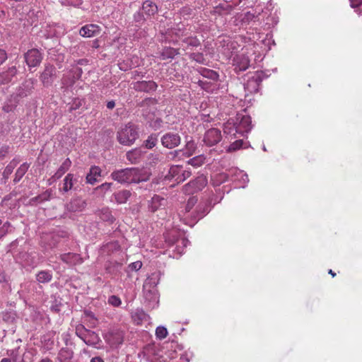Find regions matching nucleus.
Segmentation results:
<instances>
[{
    "mask_svg": "<svg viewBox=\"0 0 362 362\" xmlns=\"http://www.w3.org/2000/svg\"><path fill=\"white\" fill-rule=\"evenodd\" d=\"M151 174L146 170L139 168H127L114 170L110 177L120 184H132L146 182Z\"/></svg>",
    "mask_w": 362,
    "mask_h": 362,
    "instance_id": "1",
    "label": "nucleus"
},
{
    "mask_svg": "<svg viewBox=\"0 0 362 362\" xmlns=\"http://www.w3.org/2000/svg\"><path fill=\"white\" fill-rule=\"evenodd\" d=\"M165 242L170 247H172L173 254L169 253V256L173 258L178 259L184 252L185 248L187 246L189 240L185 237H178L177 231H171L165 235Z\"/></svg>",
    "mask_w": 362,
    "mask_h": 362,
    "instance_id": "2",
    "label": "nucleus"
},
{
    "mask_svg": "<svg viewBox=\"0 0 362 362\" xmlns=\"http://www.w3.org/2000/svg\"><path fill=\"white\" fill-rule=\"evenodd\" d=\"M117 138L119 144L131 146L139 138V128L136 124L129 122L117 132Z\"/></svg>",
    "mask_w": 362,
    "mask_h": 362,
    "instance_id": "3",
    "label": "nucleus"
},
{
    "mask_svg": "<svg viewBox=\"0 0 362 362\" xmlns=\"http://www.w3.org/2000/svg\"><path fill=\"white\" fill-rule=\"evenodd\" d=\"M157 281L153 277H148L144 284V295L146 300L148 301L149 306L154 308L158 303V297L155 286Z\"/></svg>",
    "mask_w": 362,
    "mask_h": 362,
    "instance_id": "4",
    "label": "nucleus"
},
{
    "mask_svg": "<svg viewBox=\"0 0 362 362\" xmlns=\"http://www.w3.org/2000/svg\"><path fill=\"white\" fill-rule=\"evenodd\" d=\"M208 180L205 175H200L194 180H191L182 187V192L185 194H192L202 190L207 185Z\"/></svg>",
    "mask_w": 362,
    "mask_h": 362,
    "instance_id": "5",
    "label": "nucleus"
},
{
    "mask_svg": "<svg viewBox=\"0 0 362 362\" xmlns=\"http://www.w3.org/2000/svg\"><path fill=\"white\" fill-rule=\"evenodd\" d=\"M264 77L263 71H256L248 75L247 82L244 85L245 90L250 94L258 92L260 83Z\"/></svg>",
    "mask_w": 362,
    "mask_h": 362,
    "instance_id": "6",
    "label": "nucleus"
},
{
    "mask_svg": "<svg viewBox=\"0 0 362 362\" xmlns=\"http://www.w3.org/2000/svg\"><path fill=\"white\" fill-rule=\"evenodd\" d=\"M76 334L88 346L96 345L99 341L98 335L95 332L86 329L83 325L76 327Z\"/></svg>",
    "mask_w": 362,
    "mask_h": 362,
    "instance_id": "7",
    "label": "nucleus"
},
{
    "mask_svg": "<svg viewBox=\"0 0 362 362\" xmlns=\"http://www.w3.org/2000/svg\"><path fill=\"white\" fill-rule=\"evenodd\" d=\"M160 142L163 147L172 149L180 144L181 137L177 133L167 132L161 136Z\"/></svg>",
    "mask_w": 362,
    "mask_h": 362,
    "instance_id": "8",
    "label": "nucleus"
},
{
    "mask_svg": "<svg viewBox=\"0 0 362 362\" xmlns=\"http://www.w3.org/2000/svg\"><path fill=\"white\" fill-rule=\"evenodd\" d=\"M236 120L235 132H239L243 136L245 133L247 134L251 130L252 120L249 115H238Z\"/></svg>",
    "mask_w": 362,
    "mask_h": 362,
    "instance_id": "9",
    "label": "nucleus"
},
{
    "mask_svg": "<svg viewBox=\"0 0 362 362\" xmlns=\"http://www.w3.org/2000/svg\"><path fill=\"white\" fill-rule=\"evenodd\" d=\"M222 134L220 129L211 128L207 130L204 136V142L208 146H212L221 141Z\"/></svg>",
    "mask_w": 362,
    "mask_h": 362,
    "instance_id": "10",
    "label": "nucleus"
},
{
    "mask_svg": "<svg viewBox=\"0 0 362 362\" xmlns=\"http://www.w3.org/2000/svg\"><path fill=\"white\" fill-rule=\"evenodd\" d=\"M25 59L29 67H35L40 64L42 54L37 49H31L25 54Z\"/></svg>",
    "mask_w": 362,
    "mask_h": 362,
    "instance_id": "11",
    "label": "nucleus"
},
{
    "mask_svg": "<svg viewBox=\"0 0 362 362\" xmlns=\"http://www.w3.org/2000/svg\"><path fill=\"white\" fill-rule=\"evenodd\" d=\"M166 205L167 201L165 199L155 194L151 199L148 201V208L151 212L155 213L158 211L165 210Z\"/></svg>",
    "mask_w": 362,
    "mask_h": 362,
    "instance_id": "12",
    "label": "nucleus"
},
{
    "mask_svg": "<svg viewBox=\"0 0 362 362\" xmlns=\"http://www.w3.org/2000/svg\"><path fill=\"white\" fill-rule=\"evenodd\" d=\"M146 153L144 147L135 148L127 152L126 158L130 163L137 164L141 162Z\"/></svg>",
    "mask_w": 362,
    "mask_h": 362,
    "instance_id": "13",
    "label": "nucleus"
},
{
    "mask_svg": "<svg viewBox=\"0 0 362 362\" xmlns=\"http://www.w3.org/2000/svg\"><path fill=\"white\" fill-rule=\"evenodd\" d=\"M17 73L18 69L16 66L8 67L6 70L0 72V86L7 85L12 82Z\"/></svg>",
    "mask_w": 362,
    "mask_h": 362,
    "instance_id": "14",
    "label": "nucleus"
},
{
    "mask_svg": "<svg viewBox=\"0 0 362 362\" xmlns=\"http://www.w3.org/2000/svg\"><path fill=\"white\" fill-rule=\"evenodd\" d=\"M158 86L153 81H139L134 83L133 88L136 91L150 93L155 91Z\"/></svg>",
    "mask_w": 362,
    "mask_h": 362,
    "instance_id": "15",
    "label": "nucleus"
},
{
    "mask_svg": "<svg viewBox=\"0 0 362 362\" xmlns=\"http://www.w3.org/2000/svg\"><path fill=\"white\" fill-rule=\"evenodd\" d=\"M101 28L96 24H87L83 26L80 30L79 34L83 37H91L100 34Z\"/></svg>",
    "mask_w": 362,
    "mask_h": 362,
    "instance_id": "16",
    "label": "nucleus"
},
{
    "mask_svg": "<svg viewBox=\"0 0 362 362\" xmlns=\"http://www.w3.org/2000/svg\"><path fill=\"white\" fill-rule=\"evenodd\" d=\"M86 202L82 198L73 199L66 204V209L71 212H80L85 209Z\"/></svg>",
    "mask_w": 362,
    "mask_h": 362,
    "instance_id": "17",
    "label": "nucleus"
},
{
    "mask_svg": "<svg viewBox=\"0 0 362 362\" xmlns=\"http://www.w3.org/2000/svg\"><path fill=\"white\" fill-rule=\"evenodd\" d=\"M55 74V68L52 65H46L41 74L40 80L44 86H48L52 83V77Z\"/></svg>",
    "mask_w": 362,
    "mask_h": 362,
    "instance_id": "18",
    "label": "nucleus"
},
{
    "mask_svg": "<svg viewBox=\"0 0 362 362\" xmlns=\"http://www.w3.org/2000/svg\"><path fill=\"white\" fill-rule=\"evenodd\" d=\"M71 165V161L68 158L65 159V160L62 163L60 167L58 168L57 172L52 176V177L49 180V182H55L59 180L60 177L64 175L66 171L69 169Z\"/></svg>",
    "mask_w": 362,
    "mask_h": 362,
    "instance_id": "19",
    "label": "nucleus"
},
{
    "mask_svg": "<svg viewBox=\"0 0 362 362\" xmlns=\"http://www.w3.org/2000/svg\"><path fill=\"white\" fill-rule=\"evenodd\" d=\"M199 40L196 36H189L188 35L182 40L181 47L184 50L192 49L200 46Z\"/></svg>",
    "mask_w": 362,
    "mask_h": 362,
    "instance_id": "20",
    "label": "nucleus"
},
{
    "mask_svg": "<svg viewBox=\"0 0 362 362\" xmlns=\"http://www.w3.org/2000/svg\"><path fill=\"white\" fill-rule=\"evenodd\" d=\"M19 99L18 96H15L13 94L11 95L4 102L2 110L6 113L13 112L17 107Z\"/></svg>",
    "mask_w": 362,
    "mask_h": 362,
    "instance_id": "21",
    "label": "nucleus"
},
{
    "mask_svg": "<svg viewBox=\"0 0 362 362\" xmlns=\"http://www.w3.org/2000/svg\"><path fill=\"white\" fill-rule=\"evenodd\" d=\"M77 182V178L72 173L67 174L63 180V187L62 192L63 193L68 192L71 189H76L74 187L75 183Z\"/></svg>",
    "mask_w": 362,
    "mask_h": 362,
    "instance_id": "22",
    "label": "nucleus"
},
{
    "mask_svg": "<svg viewBox=\"0 0 362 362\" xmlns=\"http://www.w3.org/2000/svg\"><path fill=\"white\" fill-rule=\"evenodd\" d=\"M234 65L236 71H243L248 68L250 60L248 57L245 55H239L235 58Z\"/></svg>",
    "mask_w": 362,
    "mask_h": 362,
    "instance_id": "23",
    "label": "nucleus"
},
{
    "mask_svg": "<svg viewBox=\"0 0 362 362\" xmlns=\"http://www.w3.org/2000/svg\"><path fill=\"white\" fill-rule=\"evenodd\" d=\"M100 176V168L96 165H93L90 167L89 172L86 175V182L90 185H94L98 181V178Z\"/></svg>",
    "mask_w": 362,
    "mask_h": 362,
    "instance_id": "24",
    "label": "nucleus"
},
{
    "mask_svg": "<svg viewBox=\"0 0 362 362\" xmlns=\"http://www.w3.org/2000/svg\"><path fill=\"white\" fill-rule=\"evenodd\" d=\"M33 81H27L25 83H23L17 90L16 94H13L15 96H18V98H23L27 97L28 95L31 93V90L33 88Z\"/></svg>",
    "mask_w": 362,
    "mask_h": 362,
    "instance_id": "25",
    "label": "nucleus"
},
{
    "mask_svg": "<svg viewBox=\"0 0 362 362\" xmlns=\"http://www.w3.org/2000/svg\"><path fill=\"white\" fill-rule=\"evenodd\" d=\"M168 35L171 37L174 35L176 38L180 39L185 37L188 35V32L183 24H177L175 27L172 28L168 31Z\"/></svg>",
    "mask_w": 362,
    "mask_h": 362,
    "instance_id": "26",
    "label": "nucleus"
},
{
    "mask_svg": "<svg viewBox=\"0 0 362 362\" xmlns=\"http://www.w3.org/2000/svg\"><path fill=\"white\" fill-rule=\"evenodd\" d=\"M210 203L206 202L199 204L196 209L195 214L193 216L194 221L202 218L210 211Z\"/></svg>",
    "mask_w": 362,
    "mask_h": 362,
    "instance_id": "27",
    "label": "nucleus"
},
{
    "mask_svg": "<svg viewBox=\"0 0 362 362\" xmlns=\"http://www.w3.org/2000/svg\"><path fill=\"white\" fill-rule=\"evenodd\" d=\"M141 8L147 16H154L158 12L157 5L149 0H147L143 3Z\"/></svg>",
    "mask_w": 362,
    "mask_h": 362,
    "instance_id": "28",
    "label": "nucleus"
},
{
    "mask_svg": "<svg viewBox=\"0 0 362 362\" xmlns=\"http://www.w3.org/2000/svg\"><path fill=\"white\" fill-rule=\"evenodd\" d=\"M19 259L22 261L25 267H35L37 266V261L35 257L31 253H25L19 256Z\"/></svg>",
    "mask_w": 362,
    "mask_h": 362,
    "instance_id": "29",
    "label": "nucleus"
},
{
    "mask_svg": "<svg viewBox=\"0 0 362 362\" xmlns=\"http://www.w3.org/2000/svg\"><path fill=\"white\" fill-rule=\"evenodd\" d=\"M177 54H179L177 49L168 47L163 49L160 57L162 60L173 59Z\"/></svg>",
    "mask_w": 362,
    "mask_h": 362,
    "instance_id": "30",
    "label": "nucleus"
},
{
    "mask_svg": "<svg viewBox=\"0 0 362 362\" xmlns=\"http://www.w3.org/2000/svg\"><path fill=\"white\" fill-rule=\"evenodd\" d=\"M52 273L51 271L42 270L36 274V280L40 284H47L52 281Z\"/></svg>",
    "mask_w": 362,
    "mask_h": 362,
    "instance_id": "31",
    "label": "nucleus"
},
{
    "mask_svg": "<svg viewBox=\"0 0 362 362\" xmlns=\"http://www.w3.org/2000/svg\"><path fill=\"white\" fill-rule=\"evenodd\" d=\"M198 72L205 78L216 81L218 78V74L216 71L206 68L201 67L198 69Z\"/></svg>",
    "mask_w": 362,
    "mask_h": 362,
    "instance_id": "32",
    "label": "nucleus"
},
{
    "mask_svg": "<svg viewBox=\"0 0 362 362\" xmlns=\"http://www.w3.org/2000/svg\"><path fill=\"white\" fill-rule=\"evenodd\" d=\"M20 159L18 158H13L5 168L2 176L3 178L7 180L11 174L13 173L14 168L19 163Z\"/></svg>",
    "mask_w": 362,
    "mask_h": 362,
    "instance_id": "33",
    "label": "nucleus"
},
{
    "mask_svg": "<svg viewBox=\"0 0 362 362\" xmlns=\"http://www.w3.org/2000/svg\"><path fill=\"white\" fill-rule=\"evenodd\" d=\"M98 216L103 221L113 223L115 218L112 214V211L108 208H103L98 212Z\"/></svg>",
    "mask_w": 362,
    "mask_h": 362,
    "instance_id": "34",
    "label": "nucleus"
},
{
    "mask_svg": "<svg viewBox=\"0 0 362 362\" xmlns=\"http://www.w3.org/2000/svg\"><path fill=\"white\" fill-rule=\"evenodd\" d=\"M131 196V192L129 190L123 189L121 190L114 194L115 201L118 204H124L126 203L127 201Z\"/></svg>",
    "mask_w": 362,
    "mask_h": 362,
    "instance_id": "35",
    "label": "nucleus"
},
{
    "mask_svg": "<svg viewBox=\"0 0 362 362\" xmlns=\"http://www.w3.org/2000/svg\"><path fill=\"white\" fill-rule=\"evenodd\" d=\"M29 164L27 163H23V164H21L18 168L17 169L16 173H15V177H14V179H13V182L14 183H18V182H20V180L22 179V177L24 176V175L25 174V173L28 171V168H29Z\"/></svg>",
    "mask_w": 362,
    "mask_h": 362,
    "instance_id": "36",
    "label": "nucleus"
},
{
    "mask_svg": "<svg viewBox=\"0 0 362 362\" xmlns=\"http://www.w3.org/2000/svg\"><path fill=\"white\" fill-rule=\"evenodd\" d=\"M132 318L137 325H141L143 321L147 320L148 315L142 310L137 309L132 314Z\"/></svg>",
    "mask_w": 362,
    "mask_h": 362,
    "instance_id": "37",
    "label": "nucleus"
},
{
    "mask_svg": "<svg viewBox=\"0 0 362 362\" xmlns=\"http://www.w3.org/2000/svg\"><path fill=\"white\" fill-rule=\"evenodd\" d=\"M196 148L197 145L194 141H189L186 143L185 148H182V155L186 158L190 157L195 153Z\"/></svg>",
    "mask_w": 362,
    "mask_h": 362,
    "instance_id": "38",
    "label": "nucleus"
},
{
    "mask_svg": "<svg viewBox=\"0 0 362 362\" xmlns=\"http://www.w3.org/2000/svg\"><path fill=\"white\" fill-rule=\"evenodd\" d=\"M52 195V190L47 189L42 194H39L37 197H35L30 199L31 202L41 204L44 202L48 201L50 199Z\"/></svg>",
    "mask_w": 362,
    "mask_h": 362,
    "instance_id": "39",
    "label": "nucleus"
},
{
    "mask_svg": "<svg viewBox=\"0 0 362 362\" xmlns=\"http://www.w3.org/2000/svg\"><path fill=\"white\" fill-rule=\"evenodd\" d=\"M120 248V245L117 241H113L107 243V244L104 245L101 250L103 252H112L115 251L119 250Z\"/></svg>",
    "mask_w": 362,
    "mask_h": 362,
    "instance_id": "40",
    "label": "nucleus"
},
{
    "mask_svg": "<svg viewBox=\"0 0 362 362\" xmlns=\"http://www.w3.org/2000/svg\"><path fill=\"white\" fill-rule=\"evenodd\" d=\"M12 226L10 222L6 221L4 223L0 219V239L3 238L8 233H11Z\"/></svg>",
    "mask_w": 362,
    "mask_h": 362,
    "instance_id": "41",
    "label": "nucleus"
},
{
    "mask_svg": "<svg viewBox=\"0 0 362 362\" xmlns=\"http://www.w3.org/2000/svg\"><path fill=\"white\" fill-rule=\"evenodd\" d=\"M206 158L204 155L197 156L187 161V164L192 165L194 168H198L205 163Z\"/></svg>",
    "mask_w": 362,
    "mask_h": 362,
    "instance_id": "42",
    "label": "nucleus"
},
{
    "mask_svg": "<svg viewBox=\"0 0 362 362\" xmlns=\"http://www.w3.org/2000/svg\"><path fill=\"white\" fill-rule=\"evenodd\" d=\"M78 259V255L74 253L69 252L61 255V259L67 264H74Z\"/></svg>",
    "mask_w": 362,
    "mask_h": 362,
    "instance_id": "43",
    "label": "nucleus"
},
{
    "mask_svg": "<svg viewBox=\"0 0 362 362\" xmlns=\"http://www.w3.org/2000/svg\"><path fill=\"white\" fill-rule=\"evenodd\" d=\"M233 171H234V175H233V181H236V180H239V178H240L243 185H245L248 182L249 179H248L247 175L246 173H243V171L236 170V169L233 170Z\"/></svg>",
    "mask_w": 362,
    "mask_h": 362,
    "instance_id": "44",
    "label": "nucleus"
},
{
    "mask_svg": "<svg viewBox=\"0 0 362 362\" xmlns=\"http://www.w3.org/2000/svg\"><path fill=\"white\" fill-rule=\"evenodd\" d=\"M182 168L181 167L178 165H173L170 167L169 169L168 173L166 175V178L168 179H173L175 180L180 176V174L181 173Z\"/></svg>",
    "mask_w": 362,
    "mask_h": 362,
    "instance_id": "45",
    "label": "nucleus"
},
{
    "mask_svg": "<svg viewBox=\"0 0 362 362\" xmlns=\"http://www.w3.org/2000/svg\"><path fill=\"white\" fill-rule=\"evenodd\" d=\"M228 176L226 173H220L216 175L213 179H212V183L214 186H218L221 183L225 182L228 180Z\"/></svg>",
    "mask_w": 362,
    "mask_h": 362,
    "instance_id": "46",
    "label": "nucleus"
},
{
    "mask_svg": "<svg viewBox=\"0 0 362 362\" xmlns=\"http://www.w3.org/2000/svg\"><path fill=\"white\" fill-rule=\"evenodd\" d=\"M158 141V139L156 134H151L148 139L145 141V149H151L156 146Z\"/></svg>",
    "mask_w": 362,
    "mask_h": 362,
    "instance_id": "47",
    "label": "nucleus"
},
{
    "mask_svg": "<svg viewBox=\"0 0 362 362\" xmlns=\"http://www.w3.org/2000/svg\"><path fill=\"white\" fill-rule=\"evenodd\" d=\"M189 57L190 59L197 62L199 64H204L206 63V59L204 57V54L201 52H193L189 54Z\"/></svg>",
    "mask_w": 362,
    "mask_h": 362,
    "instance_id": "48",
    "label": "nucleus"
},
{
    "mask_svg": "<svg viewBox=\"0 0 362 362\" xmlns=\"http://www.w3.org/2000/svg\"><path fill=\"white\" fill-rule=\"evenodd\" d=\"M72 358V352L68 349H62L59 352V358L61 361H66Z\"/></svg>",
    "mask_w": 362,
    "mask_h": 362,
    "instance_id": "49",
    "label": "nucleus"
},
{
    "mask_svg": "<svg viewBox=\"0 0 362 362\" xmlns=\"http://www.w3.org/2000/svg\"><path fill=\"white\" fill-rule=\"evenodd\" d=\"M235 126H236L235 123H231L230 122H228L224 125V128H223L224 133L227 134H233L235 136L237 134V132H235ZM238 134H239V132H238Z\"/></svg>",
    "mask_w": 362,
    "mask_h": 362,
    "instance_id": "50",
    "label": "nucleus"
},
{
    "mask_svg": "<svg viewBox=\"0 0 362 362\" xmlns=\"http://www.w3.org/2000/svg\"><path fill=\"white\" fill-rule=\"evenodd\" d=\"M244 142L242 139H238L233 142L227 148L228 152L237 151L243 147Z\"/></svg>",
    "mask_w": 362,
    "mask_h": 362,
    "instance_id": "51",
    "label": "nucleus"
},
{
    "mask_svg": "<svg viewBox=\"0 0 362 362\" xmlns=\"http://www.w3.org/2000/svg\"><path fill=\"white\" fill-rule=\"evenodd\" d=\"M168 335V330L165 327L159 326L156 329V336L159 339H165Z\"/></svg>",
    "mask_w": 362,
    "mask_h": 362,
    "instance_id": "52",
    "label": "nucleus"
},
{
    "mask_svg": "<svg viewBox=\"0 0 362 362\" xmlns=\"http://www.w3.org/2000/svg\"><path fill=\"white\" fill-rule=\"evenodd\" d=\"M197 198L196 197H190L186 205H185V213H188L191 211V209L194 207V206L197 204Z\"/></svg>",
    "mask_w": 362,
    "mask_h": 362,
    "instance_id": "53",
    "label": "nucleus"
},
{
    "mask_svg": "<svg viewBox=\"0 0 362 362\" xmlns=\"http://www.w3.org/2000/svg\"><path fill=\"white\" fill-rule=\"evenodd\" d=\"M59 2L64 6H71L74 7L79 6L83 1L82 0H59Z\"/></svg>",
    "mask_w": 362,
    "mask_h": 362,
    "instance_id": "54",
    "label": "nucleus"
},
{
    "mask_svg": "<svg viewBox=\"0 0 362 362\" xmlns=\"http://www.w3.org/2000/svg\"><path fill=\"white\" fill-rule=\"evenodd\" d=\"M191 175H192V172L189 170H185L181 171L180 176L175 179V181L178 183L183 182L186 179L189 177L191 176Z\"/></svg>",
    "mask_w": 362,
    "mask_h": 362,
    "instance_id": "55",
    "label": "nucleus"
},
{
    "mask_svg": "<svg viewBox=\"0 0 362 362\" xmlns=\"http://www.w3.org/2000/svg\"><path fill=\"white\" fill-rule=\"evenodd\" d=\"M108 303L114 307H119L122 301L118 296L112 295L108 298Z\"/></svg>",
    "mask_w": 362,
    "mask_h": 362,
    "instance_id": "56",
    "label": "nucleus"
},
{
    "mask_svg": "<svg viewBox=\"0 0 362 362\" xmlns=\"http://www.w3.org/2000/svg\"><path fill=\"white\" fill-rule=\"evenodd\" d=\"M21 240H22V238H17L15 240L12 241L7 246V252L13 253V252H15V250L17 248V247H18Z\"/></svg>",
    "mask_w": 362,
    "mask_h": 362,
    "instance_id": "57",
    "label": "nucleus"
},
{
    "mask_svg": "<svg viewBox=\"0 0 362 362\" xmlns=\"http://www.w3.org/2000/svg\"><path fill=\"white\" fill-rule=\"evenodd\" d=\"M183 151L182 149L176 150L172 152H170L168 154L169 158L171 159L178 158L179 159H181L184 158V156L182 155Z\"/></svg>",
    "mask_w": 362,
    "mask_h": 362,
    "instance_id": "58",
    "label": "nucleus"
},
{
    "mask_svg": "<svg viewBox=\"0 0 362 362\" xmlns=\"http://www.w3.org/2000/svg\"><path fill=\"white\" fill-rule=\"evenodd\" d=\"M112 185V182H105L97 187L96 189L106 192L107 191L111 190Z\"/></svg>",
    "mask_w": 362,
    "mask_h": 362,
    "instance_id": "59",
    "label": "nucleus"
},
{
    "mask_svg": "<svg viewBox=\"0 0 362 362\" xmlns=\"http://www.w3.org/2000/svg\"><path fill=\"white\" fill-rule=\"evenodd\" d=\"M134 21L136 23H143L145 21V18L140 11H137L134 14Z\"/></svg>",
    "mask_w": 362,
    "mask_h": 362,
    "instance_id": "60",
    "label": "nucleus"
},
{
    "mask_svg": "<svg viewBox=\"0 0 362 362\" xmlns=\"http://www.w3.org/2000/svg\"><path fill=\"white\" fill-rule=\"evenodd\" d=\"M81 105H82L81 100H80L79 99L75 98L73 100V103L69 107V111L71 112L73 110H76L78 109L81 106Z\"/></svg>",
    "mask_w": 362,
    "mask_h": 362,
    "instance_id": "61",
    "label": "nucleus"
},
{
    "mask_svg": "<svg viewBox=\"0 0 362 362\" xmlns=\"http://www.w3.org/2000/svg\"><path fill=\"white\" fill-rule=\"evenodd\" d=\"M141 267L142 263L140 261L132 262L129 265V268L132 271H138L141 268Z\"/></svg>",
    "mask_w": 362,
    "mask_h": 362,
    "instance_id": "62",
    "label": "nucleus"
},
{
    "mask_svg": "<svg viewBox=\"0 0 362 362\" xmlns=\"http://www.w3.org/2000/svg\"><path fill=\"white\" fill-rule=\"evenodd\" d=\"M163 121L160 118H156L154 121L150 123V126L154 129H159L162 125Z\"/></svg>",
    "mask_w": 362,
    "mask_h": 362,
    "instance_id": "63",
    "label": "nucleus"
},
{
    "mask_svg": "<svg viewBox=\"0 0 362 362\" xmlns=\"http://www.w3.org/2000/svg\"><path fill=\"white\" fill-rule=\"evenodd\" d=\"M7 54L5 50L0 49V65L7 59Z\"/></svg>",
    "mask_w": 362,
    "mask_h": 362,
    "instance_id": "64",
    "label": "nucleus"
}]
</instances>
